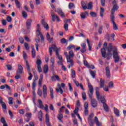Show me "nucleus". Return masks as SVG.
<instances>
[{"mask_svg":"<svg viewBox=\"0 0 126 126\" xmlns=\"http://www.w3.org/2000/svg\"><path fill=\"white\" fill-rule=\"evenodd\" d=\"M22 15H23V17L24 18H27V13H26L25 11H23L22 12Z\"/></svg>","mask_w":126,"mask_h":126,"instance_id":"nucleus-38","label":"nucleus"},{"mask_svg":"<svg viewBox=\"0 0 126 126\" xmlns=\"http://www.w3.org/2000/svg\"><path fill=\"white\" fill-rule=\"evenodd\" d=\"M43 92L44 98H46L47 97V86H46V85H43Z\"/></svg>","mask_w":126,"mask_h":126,"instance_id":"nucleus-16","label":"nucleus"},{"mask_svg":"<svg viewBox=\"0 0 126 126\" xmlns=\"http://www.w3.org/2000/svg\"><path fill=\"white\" fill-rule=\"evenodd\" d=\"M89 87V96L91 100V105L93 107V108H96L98 106V101L96 100V99L93 98V92H94V88L90 83H88V84Z\"/></svg>","mask_w":126,"mask_h":126,"instance_id":"nucleus-2","label":"nucleus"},{"mask_svg":"<svg viewBox=\"0 0 126 126\" xmlns=\"http://www.w3.org/2000/svg\"><path fill=\"white\" fill-rule=\"evenodd\" d=\"M79 110V108H78V107H76L75 110H74V113L75 115H76L77 114H78Z\"/></svg>","mask_w":126,"mask_h":126,"instance_id":"nucleus-51","label":"nucleus"},{"mask_svg":"<svg viewBox=\"0 0 126 126\" xmlns=\"http://www.w3.org/2000/svg\"><path fill=\"white\" fill-rule=\"evenodd\" d=\"M105 11V10L104 8L101 7L100 8V15L101 17H103L104 16V12Z\"/></svg>","mask_w":126,"mask_h":126,"instance_id":"nucleus-33","label":"nucleus"},{"mask_svg":"<svg viewBox=\"0 0 126 126\" xmlns=\"http://www.w3.org/2000/svg\"><path fill=\"white\" fill-rule=\"evenodd\" d=\"M51 79L53 81H56V79L58 81H60V80H61V79H60V77H59L58 75H54L53 76H52V77H51Z\"/></svg>","mask_w":126,"mask_h":126,"instance_id":"nucleus-19","label":"nucleus"},{"mask_svg":"<svg viewBox=\"0 0 126 126\" xmlns=\"http://www.w3.org/2000/svg\"><path fill=\"white\" fill-rule=\"evenodd\" d=\"M19 42L21 43V44H24V39L23 38L20 37L19 38Z\"/></svg>","mask_w":126,"mask_h":126,"instance_id":"nucleus-54","label":"nucleus"},{"mask_svg":"<svg viewBox=\"0 0 126 126\" xmlns=\"http://www.w3.org/2000/svg\"><path fill=\"white\" fill-rule=\"evenodd\" d=\"M58 15H52V21H53V22H55V21H56V19L57 18Z\"/></svg>","mask_w":126,"mask_h":126,"instance_id":"nucleus-49","label":"nucleus"},{"mask_svg":"<svg viewBox=\"0 0 126 126\" xmlns=\"http://www.w3.org/2000/svg\"><path fill=\"white\" fill-rule=\"evenodd\" d=\"M26 66L27 70L29 74H30V76L28 77V79L29 80H32V77H33V74L31 73V69L30 68V65H29V63H28V61L27 60L26 61Z\"/></svg>","mask_w":126,"mask_h":126,"instance_id":"nucleus-7","label":"nucleus"},{"mask_svg":"<svg viewBox=\"0 0 126 126\" xmlns=\"http://www.w3.org/2000/svg\"><path fill=\"white\" fill-rule=\"evenodd\" d=\"M110 19L111 22L113 23V30L115 31L119 30L118 26H117V24L115 22V17H110Z\"/></svg>","mask_w":126,"mask_h":126,"instance_id":"nucleus-10","label":"nucleus"},{"mask_svg":"<svg viewBox=\"0 0 126 126\" xmlns=\"http://www.w3.org/2000/svg\"><path fill=\"white\" fill-rule=\"evenodd\" d=\"M24 46L25 47L26 50H29V49H30V45H29V44H28L27 43H24Z\"/></svg>","mask_w":126,"mask_h":126,"instance_id":"nucleus-48","label":"nucleus"},{"mask_svg":"<svg viewBox=\"0 0 126 126\" xmlns=\"http://www.w3.org/2000/svg\"><path fill=\"white\" fill-rule=\"evenodd\" d=\"M37 70L39 73L42 72V67H41V65L37 66Z\"/></svg>","mask_w":126,"mask_h":126,"instance_id":"nucleus-55","label":"nucleus"},{"mask_svg":"<svg viewBox=\"0 0 126 126\" xmlns=\"http://www.w3.org/2000/svg\"><path fill=\"white\" fill-rule=\"evenodd\" d=\"M38 104L39 108L42 109H44V105H43V102H42V100H41V99H38Z\"/></svg>","mask_w":126,"mask_h":126,"instance_id":"nucleus-26","label":"nucleus"},{"mask_svg":"<svg viewBox=\"0 0 126 126\" xmlns=\"http://www.w3.org/2000/svg\"><path fill=\"white\" fill-rule=\"evenodd\" d=\"M38 118L39 121H42V119L43 118V113L42 112V111H40L38 112Z\"/></svg>","mask_w":126,"mask_h":126,"instance_id":"nucleus-25","label":"nucleus"},{"mask_svg":"<svg viewBox=\"0 0 126 126\" xmlns=\"http://www.w3.org/2000/svg\"><path fill=\"white\" fill-rule=\"evenodd\" d=\"M80 16L81 19H85L87 17V16H89V12L87 11L82 12L80 14Z\"/></svg>","mask_w":126,"mask_h":126,"instance_id":"nucleus-11","label":"nucleus"},{"mask_svg":"<svg viewBox=\"0 0 126 126\" xmlns=\"http://www.w3.org/2000/svg\"><path fill=\"white\" fill-rule=\"evenodd\" d=\"M37 94L40 97H42L43 95V92H42V90H40V89H38V90Z\"/></svg>","mask_w":126,"mask_h":126,"instance_id":"nucleus-45","label":"nucleus"},{"mask_svg":"<svg viewBox=\"0 0 126 126\" xmlns=\"http://www.w3.org/2000/svg\"><path fill=\"white\" fill-rule=\"evenodd\" d=\"M82 98H83V100H84V101H85V100H86V99H87V96H86V94L85 93V92H83L82 93Z\"/></svg>","mask_w":126,"mask_h":126,"instance_id":"nucleus-42","label":"nucleus"},{"mask_svg":"<svg viewBox=\"0 0 126 126\" xmlns=\"http://www.w3.org/2000/svg\"><path fill=\"white\" fill-rule=\"evenodd\" d=\"M37 34H38V36L40 35V38H41V41H44L45 37H44V36H43L42 32H40V33H37Z\"/></svg>","mask_w":126,"mask_h":126,"instance_id":"nucleus-44","label":"nucleus"},{"mask_svg":"<svg viewBox=\"0 0 126 126\" xmlns=\"http://www.w3.org/2000/svg\"><path fill=\"white\" fill-rule=\"evenodd\" d=\"M48 71H49V67L48 65L46 64L43 67V72L46 74V73H48Z\"/></svg>","mask_w":126,"mask_h":126,"instance_id":"nucleus-22","label":"nucleus"},{"mask_svg":"<svg viewBox=\"0 0 126 126\" xmlns=\"http://www.w3.org/2000/svg\"><path fill=\"white\" fill-rule=\"evenodd\" d=\"M39 58H40V56L37 57L36 59V64L37 65V66L41 65V63H42V61H41V60L39 59Z\"/></svg>","mask_w":126,"mask_h":126,"instance_id":"nucleus-31","label":"nucleus"},{"mask_svg":"<svg viewBox=\"0 0 126 126\" xmlns=\"http://www.w3.org/2000/svg\"><path fill=\"white\" fill-rule=\"evenodd\" d=\"M88 107H89V104H88V102H85L84 104V108L85 109H88Z\"/></svg>","mask_w":126,"mask_h":126,"instance_id":"nucleus-60","label":"nucleus"},{"mask_svg":"<svg viewBox=\"0 0 126 126\" xmlns=\"http://www.w3.org/2000/svg\"><path fill=\"white\" fill-rule=\"evenodd\" d=\"M19 112L21 115H24V113H25V110L23 109H20L19 111Z\"/></svg>","mask_w":126,"mask_h":126,"instance_id":"nucleus-53","label":"nucleus"},{"mask_svg":"<svg viewBox=\"0 0 126 126\" xmlns=\"http://www.w3.org/2000/svg\"><path fill=\"white\" fill-rule=\"evenodd\" d=\"M32 55L33 59L36 57V50L34 48L32 50Z\"/></svg>","mask_w":126,"mask_h":126,"instance_id":"nucleus-32","label":"nucleus"},{"mask_svg":"<svg viewBox=\"0 0 126 126\" xmlns=\"http://www.w3.org/2000/svg\"><path fill=\"white\" fill-rule=\"evenodd\" d=\"M90 73L91 75H92V76L93 77V78H95V76H96L95 73H94V72H93L92 70H90Z\"/></svg>","mask_w":126,"mask_h":126,"instance_id":"nucleus-40","label":"nucleus"},{"mask_svg":"<svg viewBox=\"0 0 126 126\" xmlns=\"http://www.w3.org/2000/svg\"><path fill=\"white\" fill-rule=\"evenodd\" d=\"M103 46L104 47L101 49V53L102 58H104V59L107 58V60L109 61V60H110L111 58L113 56V59H114V63H115L120 62V56H119V53H118L117 48H115L113 50V53H112L113 52V44L112 43H109L108 46V44L105 42L103 44ZM106 48H107V54L106 52Z\"/></svg>","mask_w":126,"mask_h":126,"instance_id":"nucleus-1","label":"nucleus"},{"mask_svg":"<svg viewBox=\"0 0 126 126\" xmlns=\"http://www.w3.org/2000/svg\"><path fill=\"white\" fill-rule=\"evenodd\" d=\"M69 55L66 56V60L67 63H69L67 65V67L69 69L70 67H72L74 65L73 63V57H74V54H73V51L71 50L69 52Z\"/></svg>","mask_w":126,"mask_h":126,"instance_id":"nucleus-5","label":"nucleus"},{"mask_svg":"<svg viewBox=\"0 0 126 126\" xmlns=\"http://www.w3.org/2000/svg\"><path fill=\"white\" fill-rule=\"evenodd\" d=\"M94 117V114L93 113H91V115H89V117L88 118V122L90 126H93L94 124L95 123L97 126H101L102 123L99 122V120H98V118L97 117V116H95L94 117V121H93V120H92Z\"/></svg>","mask_w":126,"mask_h":126,"instance_id":"nucleus-4","label":"nucleus"},{"mask_svg":"<svg viewBox=\"0 0 126 126\" xmlns=\"http://www.w3.org/2000/svg\"><path fill=\"white\" fill-rule=\"evenodd\" d=\"M50 96L51 98H54V90H53V88H50Z\"/></svg>","mask_w":126,"mask_h":126,"instance_id":"nucleus-41","label":"nucleus"},{"mask_svg":"<svg viewBox=\"0 0 126 126\" xmlns=\"http://www.w3.org/2000/svg\"><path fill=\"white\" fill-rule=\"evenodd\" d=\"M37 27L38 28L37 30V33H39V34L41 33V29H40V25L37 24Z\"/></svg>","mask_w":126,"mask_h":126,"instance_id":"nucleus-52","label":"nucleus"},{"mask_svg":"<svg viewBox=\"0 0 126 126\" xmlns=\"http://www.w3.org/2000/svg\"><path fill=\"white\" fill-rule=\"evenodd\" d=\"M64 29L65 30V31H67V30H68V24H65L64 25Z\"/></svg>","mask_w":126,"mask_h":126,"instance_id":"nucleus-56","label":"nucleus"},{"mask_svg":"<svg viewBox=\"0 0 126 126\" xmlns=\"http://www.w3.org/2000/svg\"><path fill=\"white\" fill-rule=\"evenodd\" d=\"M7 21L8 22H11V21H12V19L11 18L10 16H8L7 17Z\"/></svg>","mask_w":126,"mask_h":126,"instance_id":"nucleus-64","label":"nucleus"},{"mask_svg":"<svg viewBox=\"0 0 126 126\" xmlns=\"http://www.w3.org/2000/svg\"><path fill=\"white\" fill-rule=\"evenodd\" d=\"M23 56L24 60H26V59H27V54H26V53H25L24 51L23 52Z\"/></svg>","mask_w":126,"mask_h":126,"instance_id":"nucleus-62","label":"nucleus"},{"mask_svg":"<svg viewBox=\"0 0 126 126\" xmlns=\"http://www.w3.org/2000/svg\"><path fill=\"white\" fill-rule=\"evenodd\" d=\"M108 87H109V88H113L114 87V82H113V81H110L108 83Z\"/></svg>","mask_w":126,"mask_h":126,"instance_id":"nucleus-39","label":"nucleus"},{"mask_svg":"<svg viewBox=\"0 0 126 126\" xmlns=\"http://www.w3.org/2000/svg\"><path fill=\"white\" fill-rule=\"evenodd\" d=\"M53 50L54 52H55L56 54V57H57L58 59H59L60 61L58 62V63H61V65H63V56L59 54V49H58V47H57L56 45L53 44L51 47H49V53L50 57L53 56Z\"/></svg>","mask_w":126,"mask_h":126,"instance_id":"nucleus-3","label":"nucleus"},{"mask_svg":"<svg viewBox=\"0 0 126 126\" xmlns=\"http://www.w3.org/2000/svg\"><path fill=\"white\" fill-rule=\"evenodd\" d=\"M100 101L103 104V108L105 112H109V106H108V105L106 103V99L105 98L102 97L100 98Z\"/></svg>","mask_w":126,"mask_h":126,"instance_id":"nucleus-8","label":"nucleus"},{"mask_svg":"<svg viewBox=\"0 0 126 126\" xmlns=\"http://www.w3.org/2000/svg\"><path fill=\"white\" fill-rule=\"evenodd\" d=\"M61 42L62 44H65V43H66V39H65V38H62Z\"/></svg>","mask_w":126,"mask_h":126,"instance_id":"nucleus-63","label":"nucleus"},{"mask_svg":"<svg viewBox=\"0 0 126 126\" xmlns=\"http://www.w3.org/2000/svg\"><path fill=\"white\" fill-rule=\"evenodd\" d=\"M105 70L106 72V76L109 78L111 76V74L110 73V67L107 66L105 68Z\"/></svg>","mask_w":126,"mask_h":126,"instance_id":"nucleus-20","label":"nucleus"},{"mask_svg":"<svg viewBox=\"0 0 126 126\" xmlns=\"http://www.w3.org/2000/svg\"><path fill=\"white\" fill-rule=\"evenodd\" d=\"M31 24H32V20L28 19L26 22V26L27 29H30L31 28Z\"/></svg>","mask_w":126,"mask_h":126,"instance_id":"nucleus-15","label":"nucleus"},{"mask_svg":"<svg viewBox=\"0 0 126 126\" xmlns=\"http://www.w3.org/2000/svg\"><path fill=\"white\" fill-rule=\"evenodd\" d=\"M63 114H59L58 116V120H62V119H63Z\"/></svg>","mask_w":126,"mask_h":126,"instance_id":"nucleus-57","label":"nucleus"},{"mask_svg":"<svg viewBox=\"0 0 126 126\" xmlns=\"http://www.w3.org/2000/svg\"><path fill=\"white\" fill-rule=\"evenodd\" d=\"M99 90H100V88L98 87H96L95 88V95L96 96V98L98 101H100V99L104 97L102 95H101V94H100V92H99Z\"/></svg>","mask_w":126,"mask_h":126,"instance_id":"nucleus-9","label":"nucleus"},{"mask_svg":"<svg viewBox=\"0 0 126 126\" xmlns=\"http://www.w3.org/2000/svg\"><path fill=\"white\" fill-rule=\"evenodd\" d=\"M43 82V74H41L39 76V79L38 81V85L40 87H42V84Z\"/></svg>","mask_w":126,"mask_h":126,"instance_id":"nucleus-18","label":"nucleus"},{"mask_svg":"<svg viewBox=\"0 0 126 126\" xmlns=\"http://www.w3.org/2000/svg\"><path fill=\"white\" fill-rule=\"evenodd\" d=\"M90 15L92 16V17H96L97 16V14L94 12H91L90 13Z\"/></svg>","mask_w":126,"mask_h":126,"instance_id":"nucleus-47","label":"nucleus"},{"mask_svg":"<svg viewBox=\"0 0 126 126\" xmlns=\"http://www.w3.org/2000/svg\"><path fill=\"white\" fill-rule=\"evenodd\" d=\"M114 114L117 117H120V111L118 110L116 107L114 108Z\"/></svg>","mask_w":126,"mask_h":126,"instance_id":"nucleus-23","label":"nucleus"},{"mask_svg":"<svg viewBox=\"0 0 126 126\" xmlns=\"http://www.w3.org/2000/svg\"><path fill=\"white\" fill-rule=\"evenodd\" d=\"M8 100L9 105H12L13 104V102H12V101H13V98L11 97H10L8 98Z\"/></svg>","mask_w":126,"mask_h":126,"instance_id":"nucleus-46","label":"nucleus"},{"mask_svg":"<svg viewBox=\"0 0 126 126\" xmlns=\"http://www.w3.org/2000/svg\"><path fill=\"white\" fill-rule=\"evenodd\" d=\"M23 72V67L21 64L18 65V69L17 70L16 74L20 75Z\"/></svg>","mask_w":126,"mask_h":126,"instance_id":"nucleus-12","label":"nucleus"},{"mask_svg":"<svg viewBox=\"0 0 126 126\" xmlns=\"http://www.w3.org/2000/svg\"><path fill=\"white\" fill-rule=\"evenodd\" d=\"M16 5L18 8H20V2L18 0H15Z\"/></svg>","mask_w":126,"mask_h":126,"instance_id":"nucleus-35","label":"nucleus"},{"mask_svg":"<svg viewBox=\"0 0 126 126\" xmlns=\"http://www.w3.org/2000/svg\"><path fill=\"white\" fill-rule=\"evenodd\" d=\"M82 6L84 10H86L87 9V6H86V4L83 1H82Z\"/></svg>","mask_w":126,"mask_h":126,"instance_id":"nucleus-30","label":"nucleus"},{"mask_svg":"<svg viewBox=\"0 0 126 126\" xmlns=\"http://www.w3.org/2000/svg\"><path fill=\"white\" fill-rule=\"evenodd\" d=\"M87 43L88 45L89 50L91 51V50L92 49V47L91 46H90V41H89V39L88 38L87 39Z\"/></svg>","mask_w":126,"mask_h":126,"instance_id":"nucleus-34","label":"nucleus"},{"mask_svg":"<svg viewBox=\"0 0 126 126\" xmlns=\"http://www.w3.org/2000/svg\"><path fill=\"white\" fill-rule=\"evenodd\" d=\"M112 4L113 5V7L111 9L110 17H115V16H114L115 14V12L119 9V6H118L117 4V1L116 0H114L112 1Z\"/></svg>","mask_w":126,"mask_h":126,"instance_id":"nucleus-6","label":"nucleus"},{"mask_svg":"<svg viewBox=\"0 0 126 126\" xmlns=\"http://www.w3.org/2000/svg\"><path fill=\"white\" fill-rule=\"evenodd\" d=\"M46 123L47 126H51V123H50V117H49V114H46L45 115Z\"/></svg>","mask_w":126,"mask_h":126,"instance_id":"nucleus-17","label":"nucleus"},{"mask_svg":"<svg viewBox=\"0 0 126 126\" xmlns=\"http://www.w3.org/2000/svg\"><path fill=\"white\" fill-rule=\"evenodd\" d=\"M35 41L36 42V44H35V48L36 49V51H39V44H38V43L40 42V38L37 37L35 39Z\"/></svg>","mask_w":126,"mask_h":126,"instance_id":"nucleus-21","label":"nucleus"},{"mask_svg":"<svg viewBox=\"0 0 126 126\" xmlns=\"http://www.w3.org/2000/svg\"><path fill=\"white\" fill-rule=\"evenodd\" d=\"M106 39L108 41H110L111 40V37H110V34H109V33H106Z\"/></svg>","mask_w":126,"mask_h":126,"instance_id":"nucleus-59","label":"nucleus"},{"mask_svg":"<svg viewBox=\"0 0 126 126\" xmlns=\"http://www.w3.org/2000/svg\"><path fill=\"white\" fill-rule=\"evenodd\" d=\"M58 87L59 89H56V92H57V93H59V92H60V94H63V89H62L61 86H59Z\"/></svg>","mask_w":126,"mask_h":126,"instance_id":"nucleus-29","label":"nucleus"},{"mask_svg":"<svg viewBox=\"0 0 126 126\" xmlns=\"http://www.w3.org/2000/svg\"><path fill=\"white\" fill-rule=\"evenodd\" d=\"M57 12L59 15L61 16V17H65V15L64 14V13L63 12V10H62V8H58L57 9Z\"/></svg>","mask_w":126,"mask_h":126,"instance_id":"nucleus-13","label":"nucleus"},{"mask_svg":"<svg viewBox=\"0 0 126 126\" xmlns=\"http://www.w3.org/2000/svg\"><path fill=\"white\" fill-rule=\"evenodd\" d=\"M1 107L2 108V109H3V110H6V104H5V103H4V102H2L1 103Z\"/></svg>","mask_w":126,"mask_h":126,"instance_id":"nucleus-43","label":"nucleus"},{"mask_svg":"<svg viewBox=\"0 0 126 126\" xmlns=\"http://www.w3.org/2000/svg\"><path fill=\"white\" fill-rule=\"evenodd\" d=\"M6 67L8 69V70H11L12 69V66L10 65V64L6 65Z\"/></svg>","mask_w":126,"mask_h":126,"instance_id":"nucleus-61","label":"nucleus"},{"mask_svg":"<svg viewBox=\"0 0 126 126\" xmlns=\"http://www.w3.org/2000/svg\"><path fill=\"white\" fill-rule=\"evenodd\" d=\"M41 24L46 29V30H49L50 29V27H49V25L47 23L45 22V20L42 19L41 21Z\"/></svg>","mask_w":126,"mask_h":126,"instance_id":"nucleus-14","label":"nucleus"},{"mask_svg":"<svg viewBox=\"0 0 126 126\" xmlns=\"http://www.w3.org/2000/svg\"><path fill=\"white\" fill-rule=\"evenodd\" d=\"M88 9H92V2H90L88 4Z\"/></svg>","mask_w":126,"mask_h":126,"instance_id":"nucleus-50","label":"nucleus"},{"mask_svg":"<svg viewBox=\"0 0 126 126\" xmlns=\"http://www.w3.org/2000/svg\"><path fill=\"white\" fill-rule=\"evenodd\" d=\"M26 117H27V118L29 119L27 121V122H29V121H30V119L32 118V114L31 113H27L26 114Z\"/></svg>","mask_w":126,"mask_h":126,"instance_id":"nucleus-27","label":"nucleus"},{"mask_svg":"<svg viewBox=\"0 0 126 126\" xmlns=\"http://www.w3.org/2000/svg\"><path fill=\"white\" fill-rule=\"evenodd\" d=\"M1 122L2 124H3V126H7V124H5V120L4 119V118L2 117L1 119Z\"/></svg>","mask_w":126,"mask_h":126,"instance_id":"nucleus-37","label":"nucleus"},{"mask_svg":"<svg viewBox=\"0 0 126 126\" xmlns=\"http://www.w3.org/2000/svg\"><path fill=\"white\" fill-rule=\"evenodd\" d=\"M36 84H37V81L34 80L33 82H32V89L33 90V92L36 90Z\"/></svg>","mask_w":126,"mask_h":126,"instance_id":"nucleus-28","label":"nucleus"},{"mask_svg":"<svg viewBox=\"0 0 126 126\" xmlns=\"http://www.w3.org/2000/svg\"><path fill=\"white\" fill-rule=\"evenodd\" d=\"M71 76L72 78H75L76 74L75 71L73 69H71Z\"/></svg>","mask_w":126,"mask_h":126,"instance_id":"nucleus-36","label":"nucleus"},{"mask_svg":"<svg viewBox=\"0 0 126 126\" xmlns=\"http://www.w3.org/2000/svg\"><path fill=\"white\" fill-rule=\"evenodd\" d=\"M69 9H72V7H73V6H74V4L71 2L69 3Z\"/></svg>","mask_w":126,"mask_h":126,"instance_id":"nucleus-58","label":"nucleus"},{"mask_svg":"<svg viewBox=\"0 0 126 126\" xmlns=\"http://www.w3.org/2000/svg\"><path fill=\"white\" fill-rule=\"evenodd\" d=\"M100 88H104V85H105V80H103L102 78L100 79Z\"/></svg>","mask_w":126,"mask_h":126,"instance_id":"nucleus-24","label":"nucleus"}]
</instances>
